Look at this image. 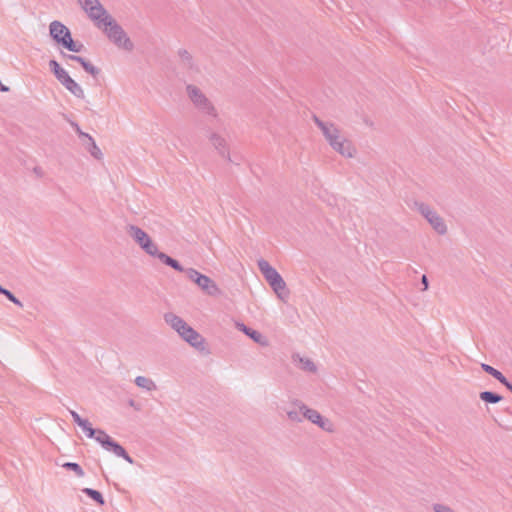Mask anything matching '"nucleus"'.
<instances>
[{"label": "nucleus", "mask_w": 512, "mask_h": 512, "mask_svg": "<svg viewBox=\"0 0 512 512\" xmlns=\"http://www.w3.org/2000/svg\"><path fill=\"white\" fill-rule=\"evenodd\" d=\"M435 512H455L452 508L442 504H435L433 507Z\"/></svg>", "instance_id": "obj_36"}, {"label": "nucleus", "mask_w": 512, "mask_h": 512, "mask_svg": "<svg viewBox=\"0 0 512 512\" xmlns=\"http://www.w3.org/2000/svg\"><path fill=\"white\" fill-rule=\"evenodd\" d=\"M83 69L89 73L90 75L96 77L99 73H100V70L99 68H97L96 66H94L92 63H90L89 61H86L85 63H83L82 65Z\"/></svg>", "instance_id": "obj_32"}, {"label": "nucleus", "mask_w": 512, "mask_h": 512, "mask_svg": "<svg viewBox=\"0 0 512 512\" xmlns=\"http://www.w3.org/2000/svg\"><path fill=\"white\" fill-rule=\"evenodd\" d=\"M503 385L512 392V383L506 380V383H503Z\"/></svg>", "instance_id": "obj_41"}, {"label": "nucleus", "mask_w": 512, "mask_h": 512, "mask_svg": "<svg viewBox=\"0 0 512 512\" xmlns=\"http://www.w3.org/2000/svg\"><path fill=\"white\" fill-rule=\"evenodd\" d=\"M141 248L147 254H149L150 256L156 257V258H158V255L162 253L158 250L157 245L151 239L149 241H147L146 243H144V246Z\"/></svg>", "instance_id": "obj_27"}, {"label": "nucleus", "mask_w": 512, "mask_h": 512, "mask_svg": "<svg viewBox=\"0 0 512 512\" xmlns=\"http://www.w3.org/2000/svg\"><path fill=\"white\" fill-rule=\"evenodd\" d=\"M77 2L97 28L102 27L103 23L112 17L99 0H77Z\"/></svg>", "instance_id": "obj_6"}, {"label": "nucleus", "mask_w": 512, "mask_h": 512, "mask_svg": "<svg viewBox=\"0 0 512 512\" xmlns=\"http://www.w3.org/2000/svg\"><path fill=\"white\" fill-rule=\"evenodd\" d=\"M313 121L320 129L323 137L329 146L338 154L345 158H353L357 150L353 143L342 135L339 127L330 121H323L317 116H313Z\"/></svg>", "instance_id": "obj_1"}, {"label": "nucleus", "mask_w": 512, "mask_h": 512, "mask_svg": "<svg viewBox=\"0 0 512 512\" xmlns=\"http://www.w3.org/2000/svg\"><path fill=\"white\" fill-rule=\"evenodd\" d=\"M83 69L89 73L90 75L96 77L99 73H100V70L99 68H97L96 66H94L92 63H90L89 61H86L85 63H83L82 65Z\"/></svg>", "instance_id": "obj_33"}, {"label": "nucleus", "mask_w": 512, "mask_h": 512, "mask_svg": "<svg viewBox=\"0 0 512 512\" xmlns=\"http://www.w3.org/2000/svg\"><path fill=\"white\" fill-rule=\"evenodd\" d=\"M82 492L100 505H103L105 503L102 494L97 490H94L92 488H84L82 489Z\"/></svg>", "instance_id": "obj_26"}, {"label": "nucleus", "mask_w": 512, "mask_h": 512, "mask_svg": "<svg viewBox=\"0 0 512 512\" xmlns=\"http://www.w3.org/2000/svg\"><path fill=\"white\" fill-rule=\"evenodd\" d=\"M91 154L95 157V158H100V156L102 155L101 151L99 150H96L94 149V147L92 146V149H91Z\"/></svg>", "instance_id": "obj_39"}, {"label": "nucleus", "mask_w": 512, "mask_h": 512, "mask_svg": "<svg viewBox=\"0 0 512 512\" xmlns=\"http://www.w3.org/2000/svg\"><path fill=\"white\" fill-rule=\"evenodd\" d=\"M416 205L420 214L429 222L438 234H446L447 226L443 218L435 210L425 203H417Z\"/></svg>", "instance_id": "obj_10"}, {"label": "nucleus", "mask_w": 512, "mask_h": 512, "mask_svg": "<svg viewBox=\"0 0 512 512\" xmlns=\"http://www.w3.org/2000/svg\"><path fill=\"white\" fill-rule=\"evenodd\" d=\"M0 294L6 296L7 299H9L12 303L16 304L17 306H19V307L23 306L22 302L18 298H16L15 295L11 291L2 287L1 285H0Z\"/></svg>", "instance_id": "obj_29"}, {"label": "nucleus", "mask_w": 512, "mask_h": 512, "mask_svg": "<svg viewBox=\"0 0 512 512\" xmlns=\"http://www.w3.org/2000/svg\"><path fill=\"white\" fill-rule=\"evenodd\" d=\"M257 265L265 280L269 283L277 296L281 299L287 297L286 283L277 270L264 259L258 260Z\"/></svg>", "instance_id": "obj_5"}, {"label": "nucleus", "mask_w": 512, "mask_h": 512, "mask_svg": "<svg viewBox=\"0 0 512 512\" xmlns=\"http://www.w3.org/2000/svg\"><path fill=\"white\" fill-rule=\"evenodd\" d=\"M195 284L206 294L210 296H217L220 294V289L210 277L201 275L197 277Z\"/></svg>", "instance_id": "obj_14"}, {"label": "nucleus", "mask_w": 512, "mask_h": 512, "mask_svg": "<svg viewBox=\"0 0 512 512\" xmlns=\"http://www.w3.org/2000/svg\"><path fill=\"white\" fill-rule=\"evenodd\" d=\"M183 272H185L186 276L194 283L197 281V277L202 275L194 268H184Z\"/></svg>", "instance_id": "obj_34"}, {"label": "nucleus", "mask_w": 512, "mask_h": 512, "mask_svg": "<svg viewBox=\"0 0 512 512\" xmlns=\"http://www.w3.org/2000/svg\"><path fill=\"white\" fill-rule=\"evenodd\" d=\"M186 94L194 108L202 115L218 118V111L212 101L205 95V93L193 84L186 86Z\"/></svg>", "instance_id": "obj_3"}, {"label": "nucleus", "mask_w": 512, "mask_h": 512, "mask_svg": "<svg viewBox=\"0 0 512 512\" xmlns=\"http://www.w3.org/2000/svg\"><path fill=\"white\" fill-rule=\"evenodd\" d=\"M293 405L299 408L303 417L311 423L317 425L326 432H334V424L329 419L324 418L317 410L309 408L300 400H294Z\"/></svg>", "instance_id": "obj_7"}, {"label": "nucleus", "mask_w": 512, "mask_h": 512, "mask_svg": "<svg viewBox=\"0 0 512 512\" xmlns=\"http://www.w3.org/2000/svg\"><path fill=\"white\" fill-rule=\"evenodd\" d=\"M179 61L178 67L188 75L192 76L199 73V67L196 64L192 54L186 49H179L177 52Z\"/></svg>", "instance_id": "obj_12"}, {"label": "nucleus", "mask_w": 512, "mask_h": 512, "mask_svg": "<svg viewBox=\"0 0 512 512\" xmlns=\"http://www.w3.org/2000/svg\"><path fill=\"white\" fill-rule=\"evenodd\" d=\"M128 233L140 247L151 239L143 229L135 225L129 226Z\"/></svg>", "instance_id": "obj_17"}, {"label": "nucleus", "mask_w": 512, "mask_h": 512, "mask_svg": "<svg viewBox=\"0 0 512 512\" xmlns=\"http://www.w3.org/2000/svg\"><path fill=\"white\" fill-rule=\"evenodd\" d=\"M479 397L482 401L490 404H496L502 400V396L491 391L480 392Z\"/></svg>", "instance_id": "obj_25"}, {"label": "nucleus", "mask_w": 512, "mask_h": 512, "mask_svg": "<svg viewBox=\"0 0 512 512\" xmlns=\"http://www.w3.org/2000/svg\"><path fill=\"white\" fill-rule=\"evenodd\" d=\"M62 467L67 469V470H71V471L75 472V474L78 477H83L84 476V470L82 469V467L78 463L66 462V463H64L62 465Z\"/></svg>", "instance_id": "obj_28"}, {"label": "nucleus", "mask_w": 512, "mask_h": 512, "mask_svg": "<svg viewBox=\"0 0 512 512\" xmlns=\"http://www.w3.org/2000/svg\"><path fill=\"white\" fill-rule=\"evenodd\" d=\"M107 38L114 43L119 49L131 52L134 49V44L124 31V29L111 17L107 22L99 27Z\"/></svg>", "instance_id": "obj_4"}, {"label": "nucleus", "mask_w": 512, "mask_h": 512, "mask_svg": "<svg viewBox=\"0 0 512 512\" xmlns=\"http://www.w3.org/2000/svg\"><path fill=\"white\" fill-rule=\"evenodd\" d=\"M292 361L301 370H303L305 372H309V373H316L317 372V366H316V364L310 358L302 357L299 354H293L292 355Z\"/></svg>", "instance_id": "obj_16"}, {"label": "nucleus", "mask_w": 512, "mask_h": 512, "mask_svg": "<svg viewBox=\"0 0 512 512\" xmlns=\"http://www.w3.org/2000/svg\"><path fill=\"white\" fill-rule=\"evenodd\" d=\"M135 384L139 388L145 389L147 391H153L156 389V384L154 383V381L145 376H137L135 378Z\"/></svg>", "instance_id": "obj_22"}, {"label": "nucleus", "mask_w": 512, "mask_h": 512, "mask_svg": "<svg viewBox=\"0 0 512 512\" xmlns=\"http://www.w3.org/2000/svg\"><path fill=\"white\" fill-rule=\"evenodd\" d=\"M236 326L240 331H242L245 335H247L249 338H251L255 343L259 344L260 346L266 347L269 345V341H268L267 337H265L260 332L247 327L243 323H237Z\"/></svg>", "instance_id": "obj_15"}, {"label": "nucleus", "mask_w": 512, "mask_h": 512, "mask_svg": "<svg viewBox=\"0 0 512 512\" xmlns=\"http://www.w3.org/2000/svg\"><path fill=\"white\" fill-rule=\"evenodd\" d=\"M79 427L82 428V430L86 433V436L88 438L95 439V437L98 435V430L92 428L91 424L87 419L85 420V425L82 424Z\"/></svg>", "instance_id": "obj_30"}, {"label": "nucleus", "mask_w": 512, "mask_h": 512, "mask_svg": "<svg viewBox=\"0 0 512 512\" xmlns=\"http://www.w3.org/2000/svg\"><path fill=\"white\" fill-rule=\"evenodd\" d=\"M95 440L107 451L112 452L117 457L123 458L130 464H133L134 461L130 457V455L126 452V450L116 441H114L105 431L98 429V435L95 437Z\"/></svg>", "instance_id": "obj_8"}, {"label": "nucleus", "mask_w": 512, "mask_h": 512, "mask_svg": "<svg viewBox=\"0 0 512 512\" xmlns=\"http://www.w3.org/2000/svg\"><path fill=\"white\" fill-rule=\"evenodd\" d=\"M207 138L221 157L228 161H231L227 141L221 134L213 130H208Z\"/></svg>", "instance_id": "obj_13"}, {"label": "nucleus", "mask_w": 512, "mask_h": 512, "mask_svg": "<svg viewBox=\"0 0 512 512\" xmlns=\"http://www.w3.org/2000/svg\"><path fill=\"white\" fill-rule=\"evenodd\" d=\"M179 336L198 351L202 352L206 350L204 337L190 325L187 324L185 328L179 332Z\"/></svg>", "instance_id": "obj_11"}, {"label": "nucleus", "mask_w": 512, "mask_h": 512, "mask_svg": "<svg viewBox=\"0 0 512 512\" xmlns=\"http://www.w3.org/2000/svg\"><path fill=\"white\" fill-rule=\"evenodd\" d=\"M158 259L162 263L166 264L167 266L172 267L176 271H179V272L184 271V267L177 260L173 259L172 257H170L169 255H167L163 252L158 255Z\"/></svg>", "instance_id": "obj_21"}, {"label": "nucleus", "mask_w": 512, "mask_h": 512, "mask_svg": "<svg viewBox=\"0 0 512 512\" xmlns=\"http://www.w3.org/2000/svg\"><path fill=\"white\" fill-rule=\"evenodd\" d=\"M9 88L0 81V91L7 92Z\"/></svg>", "instance_id": "obj_40"}, {"label": "nucleus", "mask_w": 512, "mask_h": 512, "mask_svg": "<svg viewBox=\"0 0 512 512\" xmlns=\"http://www.w3.org/2000/svg\"><path fill=\"white\" fill-rule=\"evenodd\" d=\"M86 61H87V60H86L85 58L78 56V59H77V61H76V62L80 63V65L82 66V65H83V63H85Z\"/></svg>", "instance_id": "obj_42"}, {"label": "nucleus", "mask_w": 512, "mask_h": 512, "mask_svg": "<svg viewBox=\"0 0 512 512\" xmlns=\"http://www.w3.org/2000/svg\"><path fill=\"white\" fill-rule=\"evenodd\" d=\"M69 413H70V415L72 416L73 421H74L78 426H80V425H82V424H83V425H85V420H86V419L81 418V417H80V415H79L76 411H74V410H71V409H70V410H69Z\"/></svg>", "instance_id": "obj_35"}, {"label": "nucleus", "mask_w": 512, "mask_h": 512, "mask_svg": "<svg viewBox=\"0 0 512 512\" xmlns=\"http://www.w3.org/2000/svg\"><path fill=\"white\" fill-rule=\"evenodd\" d=\"M49 68L55 75L56 79L63 85L71 77L65 69H63L56 60L49 61Z\"/></svg>", "instance_id": "obj_19"}, {"label": "nucleus", "mask_w": 512, "mask_h": 512, "mask_svg": "<svg viewBox=\"0 0 512 512\" xmlns=\"http://www.w3.org/2000/svg\"><path fill=\"white\" fill-rule=\"evenodd\" d=\"M63 86L75 97L83 99L84 98V91L82 87L72 78L67 80Z\"/></svg>", "instance_id": "obj_20"}, {"label": "nucleus", "mask_w": 512, "mask_h": 512, "mask_svg": "<svg viewBox=\"0 0 512 512\" xmlns=\"http://www.w3.org/2000/svg\"><path fill=\"white\" fill-rule=\"evenodd\" d=\"M164 320L178 334L187 325V323L181 317L177 316L172 312L165 313Z\"/></svg>", "instance_id": "obj_18"}, {"label": "nucleus", "mask_w": 512, "mask_h": 512, "mask_svg": "<svg viewBox=\"0 0 512 512\" xmlns=\"http://www.w3.org/2000/svg\"><path fill=\"white\" fill-rule=\"evenodd\" d=\"M95 440L107 451L112 452L117 457L123 458L130 464H133L134 461L130 457V455L126 452V450L116 441H114L105 431L98 429V435L95 437Z\"/></svg>", "instance_id": "obj_9"}, {"label": "nucleus", "mask_w": 512, "mask_h": 512, "mask_svg": "<svg viewBox=\"0 0 512 512\" xmlns=\"http://www.w3.org/2000/svg\"><path fill=\"white\" fill-rule=\"evenodd\" d=\"M481 368L488 373L489 375L493 376L495 379H497L501 384L506 383L507 378L497 369L494 367L482 363Z\"/></svg>", "instance_id": "obj_24"}, {"label": "nucleus", "mask_w": 512, "mask_h": 512, "mask_svg": "<svg viewBox=\"0 0 512 512\" xmlns=\"http://www.w3.org/2000/svg\"><path fill=\"white\" fill-rule=\"evenodd\" d=\"M71 126L75 129V131L78 133V135L80 137L87 138L91 142V145H93L94 149L99 151V148L97 147V145H96L95 141L93 140V138L89 134L82 132L80 127H79V125L77 123L71 122Z\"/></svg>", "instance_id": "obj_31"}, {"label": "nucleus", "mask_w": 512, "mask_h": 512, "mask_svg": "<svg viewBox=\"0 0 512 512\" xmlns=\"http://www.w3.org/2000/svg\"><path fill=\"white\" fill-rule=\"evenodd\" d=\"M49 35L59 46L68 51L79 53L84 49V45L80 42H75L70 30L60 21L55 20L50 23Z\"/></svg>", "instance_id": "obj_2"}, {"label": "nucleus", "mask_w": 512, "mask_h": 512, "mask_svg": "<svg viewBox=\"0 0 512 512\" xmlns=\"http://www.w3.org/2000/svg\"><path fill=\"white\" fill-rule=\"evenodd\" d=\"M62 56L67 59V60H71V61H77L78 59V56L76 55H72V54H66V53H62Z\"/></svg>", "instance_id": "obj_37"}, {"label": "nucleus", "mask_w": 512, "mask_h": 512, "mask_svg": "<svg viewBox=\"0 0 512 512\" xmlns=\"http://www.w3.org/2000/svg\"><path fill=\"white\" fill-rule=\"evenodd\" d=\"M286 414L292 422L301 423L304 419L300 409L293 405V401L291 402V407L286 410Z\"/></svg>", "instance_id": "obj_23"}, {"label": "nucleus", "mask_w": 512, "mask_h": 512, "mask_svg": "<svg viewBox=\"0 0 512 512\" xmlns=\"http://www.w3.org/2000/svg\"><path fill=\"white\" fill-rule=\"evenodd\" d=\"M421 283L423 284V290H427L429 284H428V278L426 275H422Z\"/></svg>", "instance_id": "obj_38"}]
</instances>
